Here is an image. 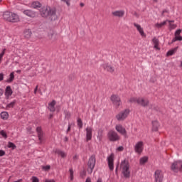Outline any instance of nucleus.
I'll list each match as a JSON object with an SVG mask.
<instances>
[{"label": "nucleus", "instance_id": "nucleus-57", "mask_svg": "<svg viewBox=\"0 0 182 182\" xmlns=\"http://www.w3.org/2000/svg\"><path fill=\"white\" fill-rule=\"evenodd\" d=\"M64 141H69V137H68V136H65V138H64Z\"/></svg>", "mask_w": 182, "mask_h": 182}, {"label": "nucleus", "instance_id": "nucleus-41", "mask_svg": "<svg viewBox=\"0 0 182 182\" xmlns=\"http://www.w3.org/2000/svg\"><path fill=\"white\" fill-rule=\"evenodd\" d=\"M69 171H70V178L71 181H73V168H70Z\"/></svg>", "mask_w": 182, "mask_h": 182}, {"label": "nucleus", "instance_id": "nucleus-18", "mask_svg": "<svg viewBox=\"0 0 182 182\" xmlns=\"http://www.w3.org/2000/svg\"><path fill=\"white\" fill-rule=\"evenodd\" d=\"M10 22H19V16H18V14L11 12V15L10 16Z\"/></svg>", "mask_w": 182, "mask_h": 182}, {"label": "nucleus", "instance_id": "nucleus-52", "mask_svg": "<svg viewBox=\"0 0 182 182\" xmlns=\"http://www.w3.org/2000/svg\"><path fill=\"white\" fill-rule=\"evenodd\" d=\"M71 127H72V125H70V124H68V129H67V133H69V132H70Z\"/></svg>", "mask_w": 182, "mask_h": 182}, {"label": "nucleus", "instance_id": "nucleus-50", "mask_svg": "<svg viewBox=\"0 0 182 182\" xmlns=\"http://www.w3.org/2000/svg\"><path fill=\"white\" fill-rule=\"evenodd\" d=\"M3 156H5V151L0 150V157H2Z\"/></svg>", "mask_w": 182, "mask_h": 182}, {"label": "nucleus", "instance_id": "nucleus-12", "mask_svg": "<svg viewBox=\"0 0 182 182\" xmlns=\"http://www.w3.org/2000/svg\"><path fill=\"white\" fill-rule=\"evenodd\" d=\"M115 129L118 133H120L122 136H127V131H126V129L123 127L122 125H117L115 127Z\"/></svg>", "mask_w": 182, "mask_h": 182}, {"label": "nucleus", "instance_id": "nucleus-25", "mask_svg": "<svg viewBox=\"0 0 182 182\" xmlns=\"http://www.w3.org/2000/svg\"><path fill=\"white\" fill-rule=\"evenodd\" d=\"M1 119L3 120H8V118L9 117V114H8L7 112H2L0 114Z\"/></svg>", "mask_w": 182, "mask_h": 182}, {"label": "nucleus", "instance_id": "nucleus-14", "mask_svg": "<svg viewBox=\"0 0 182 182\" xmlns=\"http://www.w3.org/2000/svg\"><path fill=\"white\" fill-rule=\"evenodd\" d=\"M134 26H135V28H136L138 32H139L141 36H142V38H146V33H144V31L143 30V28H141V26L134 23Z\"/></svg>", "mask_w": 182, "mask_h": 182}, {"label": "nucleus", "instance_id": "nucleus-46", "mask_svg": "<svg viewBox=\"0 0 182 182\" xmlns=\"http://www.w3.org/2000/svg\"><path fill=\"white\" fill-rule=\"evenodd\" d=\"M71 116H72V114H70V112H65V117H66V119H70Z\"/></svg>", "mask_w": 182, "mask_h": 182}, {"label": "nucleus", "instance_id": "nucleus-23", "mask_svg": "<svg viewBox=\"0 0 182 182\" xmlns=\"http://www.w3.org/2000/svg\"><path fill=\"white\" fill-rule=\"evenodd\" d=\"M159 127H160V124L157 121H153L152 122L153 132H159Z\"/></svg>", "mask_w": 182, "mask_h": 182}, {"label": "nucleus", "instance_id": "nucleus-62", "mask_svg": "<svg viewBox=\"0 0 182 182\" xmlns=\"http://www.w3.org/2000/svg\"><path fill=\"white\" fill-rule=\"evenodd\" d=\"M80 6L81 7H83V6H85V4L80 3Z\"/></svg>", "mask_w": 182, "mask_h": 182}, {"label": "nucleus", "instance_id": "nucleus-34", "mask_svg": "<svg viewBox=\"0 0 182 182\" xmlns=\"http://www.w3.org/2000/svg\"><path fill=\"white\" fill-rule=\"evenodd\" d=\"M55 153H57V154H58V156H61V157L65 158L66 157V154H65L63 151L61 150H57L55 151Z\"/></svg>", "mask_w": 182, "mask_h": 182}, {"label": "nucleus", "instance_id": "nucleus-32", "mask_svg": "<svg viewBox=\"0 0 182 182\" xmlns=\"http://www.w3.org/2000/svg\"><path fill=\"white\" fill-rule=\"evenodd\" d=\"M164 25H167V21H163L161 23H157L155 24V26L156 28H163V26H164Z\"/></svg>", "mask_w": 182, "mask_h": 182}, {"label": "nucleus", "instance_id": "nucleus-30", "mask_svg": "<svg viewBox=\"0 0 182 182\" xmlns=\"http://www.w3.org/2000/svg\"><path fill=\"white\" fill-rule=\"evenodd\" d=\"M31 35H32V31H31V30L28 29L24 31V36L27 39H28V38H31Z\"/></svg>", "mask_w": 182, "mask_h": 182}, {"label": "nucleus", "instance_id": "nucleus-43", "mask_svg": "<svg viewBox=\"0 0 182 182\" xmlns=\"http://www.w3.org/2000/svg\"><path fill=\"white\" fill-rule=\"evenodd\" d=\"M55 35V32L52 30H50V33H48V38L50 39H52V37Z\"/></svg>", "mask_w": 182, "mask_h": 182}, {"label": "nucleus", "instance_id": "nucleus-40", "mask_svg": "<svg viewBox=\"0 0 182 182\" xmlns=\"http://www.w3.org/2000/svg\"><path fill=\"white\" fill-rule=\"evenodd\" d=\"M0 135L2 136V137H4V139H7L8 135L6 134V132L4 130H1L0 132Z\"/></svg>", "mask_w": 182, "mask_h": 182}, {"label": "nucleus", "instance_id": "nucleus-60", "mask_svg": "<svg viewBox=\"0 0 182 182\" xmlns=\"http://www.w3.org/2000/svg\"><path fill=\"white\" fill-rule=\"evenodd\" d=\"M52 117H53V114H50L49 119H52Z\"/></svg>", "mask_w": 182, "mask_h": 182}, {"label": "nucleus", "instance_id": "nucleus-51", "mask_svg": "<svg viewBox=\"0 0 182 182\" xmlns=\"http://www.w3.org/2000/svg\"><path fill=\"white\" fill-rule=\"evenodd\" d=\"M117 150H118V151H123L124 148L123 146H119Z\"/></svg>", "mask_w": 182, "mask_h": 182}, {"label": "nucleus", "instance_id": "nucleus-24", "mask_svg": "<svg viewBox=\"0 0 182 182\" xmlns=\"http://www.w3.org/2000/svg\"><path fill=\"white\" fill-rule=\"evenodd\" d=\"M177 49H178V47H176L173 49L168 50L166 53V56H173V55L177 52Z\"/></svg>", "mask_w": 182, "mask_h": 182}, {"label": "nucleus", "instance_id": "nucleus-20", "mask_svg": "<svg viewBox=\"0 0 182 182\" xmlns=\"http://www.w3.org/2000/svg\"><path fill=\"white\" fill-rule=\"evenodd\" d=\"M11 15H12V12L5 11L3 14V19H4V21H7L8 22H11Z\"/></svg>", "mask_w": 182, "mask_h": 182}, {"label": "nucleus", "instance_id": "nucleus-11", "mask_svg": "<svg viewBox=\"0 0 182 182\" xmlns=\"http://www.w3.org/2000/svg\"><path fill=\"white\" fill-rule=\"evenodd\" d=\"M149 103H150V102L148 99L138 97L137 104L142 106V107H147V106H149Z\"/></svg>", "mask_w": 182, "mask_h": 182}, {"label": "nucleus", "instance_id": "nucleus-49", "mask_svg": "<svg viewBox=\"0 0 182 182\" xmlns=\"http://www.w3.org/2000/svg\"><path fill=\"white\" fill-rule=\"evenodd\" d=\"M164 14H168V11L167 9H164L161 13V16H164Z\"/></svg>", "mask_w": 182, "mask_h": 182}, {"label": "nucleus", "instance_id": "nucleus-61", "mask_svg": "<svg viewBox=\"0 0 182 182\" xmlns=\"http://www.w3.org/2000/svg\"><path fill=\"white\" fill-rule=\"evenodd\" d=\"M97 182H102V178H99Z\"/></svg>", "mask_w": 182, "mask_h": 182}, {"label": "nucleus", "instance_id": "nucleus-55", "mask_svg": "<svg viewBox=\"0 0 182 182\" xmlns=\"http://www.w3.org/2000/svg\"><path fill=\"white\" fill-rule=\"evenodd\" d=\"M46 182H56V181H55V180L53 179H47Z\"/></svg>", "mask_w": 182, "mask_h": 182}, {"label": "nucleus", "instance_id": "nucleus-54", "mask_svg": "<svg viewBox=\"0 0 182 182\" xmlns=\"http://www.w3.org/2000/svg\"><path fill=\"white\" fill-rule=\"evenodd\" d=\"M85 182H92V179L90 178V177H87Z\"/></svg>", "mask_w": 182, "mask_h": 182}, {"label": "nucleus", "instance_id": "nucleus-29", "mask_svg": "<svg viewBox=\"0 0 182 182\" xmlns=\"http://www.w3.org/2000/svg\"><path fill=\"white\" fill-rule=\"evenodd\" d=\"M14 79H15V73L12 72L10 73L9 79L7 80L8 83L14 82Z\"/></svg>", "mask_w": 182, "mask_h": 182}, {"label": "nucleus", "instance_id": "nucleus-33", "mask_svg": "<svg viewBox=\"0 0 182 182\" xmlns=\"http://www.w3.org/2000/svg\"><path fill=\"white\" fill-rule=\"evenodd\" d=\"M77 124L79 129H82L83 127V122L82 121V119L78 118L77 120Z\"/></svg>", "mask_w": 182, "mask_h": 182}, {"label": "nucleus", "instance_id": "nucleus-56", "mask_svg": "<svg viewBox=\"0 0 182 182\" xmlns=\"http://www.w3.org/2000/svg\"><path fill=\"white\" fill-rule=\"evenodd\" d=\"M4 95V90L2 88H0V96H2Z\"/></svg>", "mask_w": 182, "mask_h": 182}, {"label": "nucleus", "instance_id": "nucleus-8", "mask_svg": "<svg viewBox=\"0 0 182 182\" xmlns=\"http://www.w3.org/2000/svg\"><path fill=\"white\" fill-rule=\"evenodd\" d=\"M144 149V144H143V141H138L134 146V151L138 154H141V153H143Z\"/></svg>", "mask_w": 182, "mask_h": 182}, {"label": "nucleus", "instance_id": "nucleus-1", "mask_svg": "<svg viewBox=\"0 0 182 182\" xmlns=\"http://www.w3.org/2000/svg\"><path fill=\"white\" fill-rule=\"evenodd\" d=\"M122 173L124 178H130V165L129 164V161L124 159L121 162Z\"/></svg>", "mask_w": 182, "mask_h": 182}, {"label": "nucleus", "instance_id": "nucleus-64", "mask_svg": "<svg viewBox=\"0 0 182 182\" xmlns=\"http://www.w3.org/2000/svg\"><path fill=\"white\" fill-rule=\"evenodd\" d=\"M117 168H119V166H117V168H116V171H115L116 173H117Z\"/></svg>", "mask_w": 182, "mask_h": 182}, {"label": "nucleus", "instance_id": "nucleus-5", "mask_svg": "<svg viewBox=\"0 0 182 182\" xmlns=\"http://www.w3.org/2000/svg\"><path fill=\"white\" fill-rule=\"evenodd\" d=\"M107 137L109 141H119V140H120V136H119V134L113 130L109 131L107 134Z\"/></svg>", "mask_w": 182, "mask_h": 182}, {"label": "nucleus", "instance_id": "nucleus-35", "mask_svg": "<svg viewBox=\"0 0 182 182\" xmlns=\"http://www.w3.org/2000/svg\"><path fill=\"white\" fill-rule=\"evenodd\" d=\"M15 103H16V100H14L13 102H10L7 105L6 108L11 109L15 106Z\"/></svg>", "mask_w": 182, "mask_h": 182}, {"label": "nucleus", "instance_id": "nucleus-4", "mask_svg": "<svg viewBox=\"0 0 182 182\" xmlns=\"http://www.w3.org/2000/svg\"><path fill=\"white\" fill-rule=\"evenodd\" d=\"M129 113H130V109H126L124 111H122L119 114H117L116 115V119L119 122L123 121L127 117V116H129Z\"/></svg>", "mask_w": 182, "mask_h": 182}, {"label": "nucleus", "instance_id": "nucleus-59", "mask_svg": "<svg viewBox=\"0 0 182 182\" xmlns=\"http://www.w3.org/2000/svg\"><path fill=\"white\" fill-rule=\"evenodd\" d=\"M38 91V86H36V87L34 90V93L35 95H36V92Z\"/></svg>", "mask_w": 182, "mask_h": 182}, {"label": "nucleus", "instance_id": "nucleus-17", "mask_svg": "<svg viewBox=\"0 0 182 182\" xmlns=\"http://www.w3.org/2000/svg\"><path fill=\"white\" fill-rule=\"evenodd\" d=\"M23 14L26 15V16H29V18H35V16H36V13L31 10H24Z\"/></svg>", "mask_w": 182, "mask_h": 182}, {"label": "nucleus", "instance_id": "nucleus-45", "mask_svg": "<svg viewBox=\"0 0 182 182\" xmlns=\"http://www.w3.org/2000/svg\"><path fill=\"white\" fill-rule=\"evenodd\" d=\"M80 177H82V178H85V177H86V171L80 172Z\"/></svg>", "mask_w": 182, "mask_h": 182}, {"label": "nucleus", "instance_id": "nucleus-15", "mask_svg": "<svg viewBox=\"0 0 182 182\" xmlns=\"http://www.w3.org/2000/svg\"><path fill=\"white\" fill-rule=\"evenodd\" d=\"M12 93H14V92L12 91V88H11V86H7L5 90V96L6 99H9V97L12 96Z\"/></svg>", "mask_w": 182, "mask_h": 182}, {"label": "nucleus", "instance_id": "nucleus-39", "mask_svg": "<svg viewBox=\"0 0 182 182\" xmlns=\"http://www.w3.org/2000/svg\"><path fill=\"white\" fill-rule=\"evenodd\" d=\"M137 100H139V98L136 97H131L129 100V103H137Z\"/></svg>", "mask_w": 182, "mask_h": 182}, {"label": "nucleus", "instance_id": "nucleus-63", "mask_svg": "<svg viewBox=\"0 0 182 182\" xmlns=\"http://www.w3.org/2000/svg\"><path fill=\"white\" fill-rule=\"evenodd\" d=\"M16 73H21V70H16Z\"/></svg>", "mask_w": 182, "mask_h": 182}, {"label": "nucleus", "instance_id": "nucleus-36", "mask_svg": "<svg viewBox=\"0 0 182 182\" xmlns=\"http://www.w3.org/2000/svg\"><path fill=\"white\" fill-rule=\"evenodd\" d=\"M168 22H169L170 29H176V28H177V25L171 23V22H174V21H168Z\"/></svg>", "mask_w": 182, "mask_h": 182}, {"label": "nucleus", "instance_id": "nucleus-10", "mask_svg": "<svg viewBox=\"0 0 182 182\" xmlns=\"http://www.w3.org/2000/svg\"><path fill=\"white\" fill-rule=\"evenodd\" d=\"M155 182H163V178H164V175L161 170H156L154 174Z\"/></svg>", "mask_w": 182, "mask_h": 182}, {"label": "nucleus", "instance_id": "nucleus-2", "mask_svg": "<svg viewBox=\"0 0 182 182\" xmlns=\"http://www.w3.org/2000/svg\"><path fill=\"white\" fill-rule=\"evenodd\" d=\"M96 166V155H92L87 162V171L89 174L93 173L95 166Z\"/></svg>", "mask_w": 182, "mask_h": 182}, {"label": "nucleus", "instance_id": "nucleus-38", "mask_svg": "<svg viewBox=\"0 0 182 182\" xmlns=\"http://www.w3.org/2000/svg\"><path fill=\"white\" fill-rule=\"evenodd\" d=\"M8 147H9V149H12L13 150H14V149H16V146L15 145V144H14L12 142L8 143Z\"/></svg>", "mask_w": 182, "mask_h": 182}, {"label": "nucleus", "instance_id": "nucleus-28", "mask_svg": "<svg viewBox=\"0 0 182 182\" xmlns=\"http://www.w3.org/2000/svg\"><path fill=\"white\" fill-rule=\"evenodd\" d=\"M36 131L38 133V139L40 141H42V129L41 128V127H38L36 128Z\"/></svg>", "mask_w": 182, "mask_h": 182}, {"label": "nucleus", "instance_id": "nucleus-9", "mask_svg": "<svg viewBox=\"0 0 182 182\" xmlns=\"http://www.w3.org/2000/svg\"><path fill=\"white\" fill-rule=\"evenodd\" d=\"M108 167L111 171L114 170V154H111L107 158Z\"/></svg>", "mask_w": 182, "mask_h": 182}, {"label": "nucleus", "instance_id": "nucleus-47", "mask_svg": "<svg viewBox=\"0 0 182 182\" xmlns=\"http://www.w3.org/2000/svg\"><path fill=\"white\" fill-rule=\"evenodd\" d=\"M63 2H65L68 6H70V0H61Z\"/></svg>", "mask_w": 182, "mask_h": 182}, {"label": "nucleus", "instance_id": "nucleus-22", "mask_svg": "<svg viewBox=\"0 0 182 182\" xmlns=\"http://www.w3.org/2000/svg\"><path fill=\"white\" fill-rule=\"evenodd\" d=\"M152 42L154 43V48L155 49H157L158 50H160V48L159 47V45H160V41H159V39H157L156 37H154L152 39Z\"/></svg>", "mask_w": 182, "mask_h": 182}, {"label": "nucleus", "instance_id": "nucleus-21", "mask_svg": "<svg viewBox=\"0 0 182 182\" xmlns=\"http://www.w3.org/2000/svg\"><path fill=\"white\" fill-rule=\"evenodd\" d=\"M103 68L107 72H109V73H113V72H114V68L112 67V65H108L107 64H105Z\"/></svg>", "mask_w": 182, "mask_h": 182}, {"label": "nucleus", "instance_id": "nucleus-27", "mask_svg": "<svg viewBox=\"0 0 182 182\" xmlns=\"http://www.w3.org/2000/svg\"><path fill=\"white\" fill-rule=\"evenodd\" d=\"M31 8H34V9H38V8H41V3L39 1H34L31 4Z\"/></svg>", "mask_w": 182, "mask_h": 182}, {"label": "nucleus", "instance_id": "nucleus-44", "mask_svg": "<svg viewBox=\"0 0 182 182\" xmlns=\"http://www.w3.org/2000/svg\"><path fill=\"white\" fill-rule=\"evenodd\" d=\"M31 181H32V182H39V178H38V177H36V176H33L31 178Z\"/></svg>", "mask_w": 182, "mask_h": 182}, {"label": "nucleus", "instance_id": "nucleus-3", "mask_svg": "<svg viewBox=\"0 0 182 182\" xmlns=\"http://www.w3.org/2000/svg\"><path fill=\"white\" fill-rule=\"evenodd\" d=\"M171 170L174 173H182V161H176L172 163Z\"/></svg>", "mask_w": 182, "mask_h": 182}, {"label": "nucleus", "instance_id": "nucleus-26", "mask_svg": "<svg viewBox=\"0 0 182 182\" xmlns=\"http://www.w3.org/2000/svg\"><path fill=\"white\" fill-rule=\"evenodd\" d=\"M148 161L149 158L147 156H144L140 159L139 164H141V166H143V164H146V163H147Z\"/></svg>", "mask_w": 182, "mask_h": 182}, {"label": "nucleus", "instance_id": "nucleus-53", "mask_svg": "<svg viewBox=\"0 0 182 182\" xmlns=\"http://www.w3.org/2000/svg\"><path fill=\"white\" fill-rule=\"evenodd\" d=\"M4 80V73H0V82Z\"/></svg>", "mask_w": 182, "mask_h": 182}, {"label": "nucleus", "instance_id": "nucleus-16", "mask_svg": "<svg viewBox=\"0 0 182 182\" xmlns=\"http://www.w3.org/2000/svg\"><path fill=\"white\" fill-rule=\"evenodd\" d=\"M92 127H87L86 128V139H87V141H89V140H92Z\"/></svg>", "mask_w": 182, "mask_h": 182}, {"label": "nucleus", "instance_id": "nucleus-7", "mask_svg": "<svg viewBox=\"0 0 182 182\" xmlns=\"http://www.w3.org/2000/svg\"><path fill=\"white\" fill-rule=\"evenodd\" d=\"M111 101L117 109H119L120 105H122V100L120 99V97H119V95H112L111 96Z\"/></svg>", "mask_w": 182, "mask_h": 182}, {"label": "nucleus", "instance_id": "nucleus-31", "mask_svg": "<svg viewBox=\"0 0 182 182\" xmlns=\"http://www.w3.org/2000/svg\"><path fill=\"white\" fill-rule=\"evenodd\" d=\"M40 14L43 18H46V8L43 7L40 9Z\"/></svg>", "mask_w": 182, "mask_h": 182}, {"label": "nucleus", "instance_id": "nucleus-6", "mask_svg": "<svg viewBox=\"0 0 182 182\" xmlns=\"http://www.w3.org/2000/svg\"><path fill=\"white\" fill-rule=\"evenodd\" d=\"M47 18H48L50 21H56V19H58V16L56 15V8H49L47 14Z\"/></svg>", "mask_w": 182, "mask_h": 182}, {"label": "nucleus", "instance_id": "nucleus-37", "mask_svg": "<svg viewBox=\"0 0 182 182\" xmlns=\"http://www.w3.org/2000/svg\"><path fill=\"white\" fill-rule=\"evenodd\" d=\"M177 41H182V36H176L175 38L172 39V43H174V42Z\"/></svg>", "mask_w": 182, "mask_h": 182}, {"label": "nucleus", "instance_id": "nucleus-42", "mask_svg": "<svg viewBox=\"0 0 182 182\" xmlns=\"http://www.w3.org/2000/svg\"><path fill=\"white\" fill-rule=\"evenodd\" d=\"M5 50H6V49H3V51L0 53V63L2 61V58H4V55H5Z\"/></svg>", "mask_w": 182, "mask_h": 182}, {"label": "nucleus", "instance_id": "nucleus-58", "mask_svg": "<svg viewBox=\"0 0 182 182\" xmlns=\"http://www.w3.org/2000/svg\"><path fill=\"white\" fill-rule=\"evenodd\" d=\"M50 170V166L49 165L46 166V171H49Z\"/></svg>", "mask_w": 182, "mask_h": 182}, {"label": "nucleus", "instance_id": "nucleus-13", "mask_svg": "<svg viewBox=\"0 0 182 182\" xmlns=\"http://www.w3.org/2000/svg\"><path fill=\"white\" fill-rule=\"evenodd\" d=\"M112 16H116L117 18H123L124 16V11L118 10L112 12Z\"/></svg>", "mask_w": 182, "mask_h": 182}, {"label": "nucleus", "instance_id": "nucleus-48", "mask_svg": "<svg viewBox=\"0 0 182 182\" xmlns=\"http://www.w3.org/2000/svg\"><path fill=\"white\" fill-rule=\"evenodd\" d=\"M180 33H181V31L180 29L177 30L175 32V36H180Z\"/></svg>", "mask_w": 182, "mask_h": 182}, {"label": "nucleus", "instance_id": "nucleus-19", "mask_svg": "<svg viewBox=\"0 0 182 182\" xmlns=\"http://www.w3.org/2000/svg\"><path fill=\"white\" fill-rule=\"evenodd\" d=\"M56 105V101L55 100H53L51 102L48 103V109L50 110V112H52L53 113V112H55L56 108L55 107V106Z\"/></svg>", "mask_w": 182, "mask_h": 182}]
</instances>
